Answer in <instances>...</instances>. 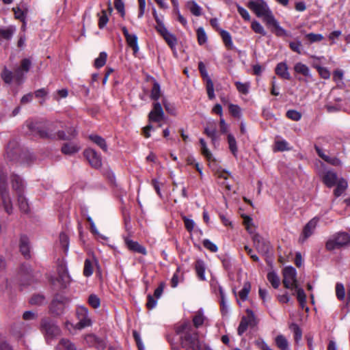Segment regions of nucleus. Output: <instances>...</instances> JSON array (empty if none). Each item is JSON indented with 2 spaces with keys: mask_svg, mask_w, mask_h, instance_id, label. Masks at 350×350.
<instances>
[{
  "mask_svg": "<svg viewBox=\"0 0 350 350\" xmlns=\"http://www.w3.org/2000/svg\"><path fill=\"white\" fill-rule=\"evenodd\" d=\"M25 126L32 133L38 134L41 138L51 139H59V140H71L74 139L77 132L72 129V132L66 135L64 131H58V122H47L42 125L41 122L34 121L33 120H28L25 122Z\"/></svg>",
  "mask_w": 350,
  "mask_h": 350,
  "instance_id": "nucleus-1",
  "label": "nucleus"
},
{
  "mask_svg": "<svg viewBox=\"0 0 350 350\" xmlns=\"http://www.w3.org/2000/svg\"><path fill=\"white\" fill-rule=\"evenodd\" d=\"M247 7L257 17L261 18L269 28L275 29L277 36H282L286 33L285 30L280 26L279 23L275 18L272 11L265 0H250L247 3Z\"/></svg>",
  "mask_w": 350,
  "mask_h": 350,
  "instance_id": "nucleus-2",
  "label": "nucleus"
},
{
  "mask_svg": "<svg viewBox=\"0 0 350 350\" xmlns=\"http://www.w3.org/2000/svg\"><path fill=\"white\" fill-rule=\"evenodd\" d=\"M350 244V236L347 232H337L326 241L325 248L328 251L339 250Z\"/></svg>",
  "mask_w": 350,
  "mask_h": 350,
  "instance_id": "nucleus-3",
  "label": "nucleus"
},
{
  "mask_svg": "<svg viewBox=\"0 0 350 350\" xmlns=\"http://www.w3.org/2000/svg\"><path fill=\"white\" fill-rule=\"evenodd\" d=\"M40 331L44 334L47 342H49V340L58 336L61 333L59 327L49 318L42 319Z\"/></svg>",
  "mask_w": 350,
  "mask_h": 350,
  "instance_id": "nucleus-4",
  "label": "nucleus"
},
{
  "mask_svg": "<svg viewBox=\"0 0 350 350\" xmlns=\"http://www.w3.org/2000/svg\"><path fill=\"white\" fill-rule=\"evenodd\" d=\"M0 192L4 209L8 214L12 213V204L8 190L7 176L3 173L0 174Z\"/></svg>",
  "mask_w": 350,
  "mask_h": 350,
  "instance_id": "nucleus-5",
  "label": "nucleus"
},
{
  "mask_svg": "<svg viewBox=\"0 0 350 350\" xmlns=\"http://www.w3.org/2000/svg\"><path fill=\"white\" fill-rule=\"evenodd\" d=\"M297 272L294 267H286L283 271V284L289 289L297 288Z\"/></svg>",
  "mask_w": 350,
  "mask_h": 350,
  "instance_id": "nucleus-6",
  "label": "nucleus"
},
{
  "mask_svg": "<svg viewBox=\"0 0 350 350\" xmlns=\"http://www.w3.org/2000/svg\"><path fill=\"white\" fill-rule=\"evenodd\" d=\"M68 299L64 296L57 295L53 299L51 306L50 311L54 315L62 314L68 304Z\"/></svg>",
  "mask_w": 350,
  "mask_h": 350,
  "instance_id": "nucleus-7",
  "label": "nucleus"
},
{
  "mask_svg": "<svg viewBox=\"0 0 350 350\" xmlns=\"http://www.w3.org/2000/svg\"><path fill=\"white\" fill-rule=\"evenodd\" d=\"M77 316L79 322L76 324L75 328L83 329L92 325L91 319L89 317L88 310L84 306H79L77 310Z\"/></svg>",
  "mask_w": 350,
  "mask_h": 350,
  "instance_id": "nucleus-8",
  "label": "nucleus"
},
{
  "mask_svg": "<svg viewBox=\"0 0 350 350\" xmlns=\"http://www.w3.org/2000/svg\"><path fill=\"white\" fill-rule=\"evenodd\" d=\"M198 69L202 77L206 79L207 94L209 99L215 98L214 85L211 79L208 77L205 65L202 62L198 63Z\"/></svg>",
  "mask_w": 350,
  "mask_h": 350,
  "instance_id": "nucleus-9",
  "label": "nucleus"
},
{
  "mask_svg": "<svg viewBox=\"0 0 350 350\" xmlns=\"http://www.w3.org/2000/svg\"><path fill=\"white\" fill-rule=\"evenodd\" d=\"M84 156L92 167L98 169L102 166L101 157L94 149H86L84 151Z\"/></svg>",
  "mask_w": 350,
  "mask_h": 350,
  "instance_id": "nucleus-10",
  "label": "nucleus"
},
{
  "mask_svg": "<svg viewBox=\"0 0 350 350\" xmlns=\"http://www.w3.org/2000/svg\"><path fill=\"white\" fill-rule=\"evenodd\" d=\"M31 62L29 59L25 58L21 61V66L14 71V79L20 84L23 82L25 73L29 70Z\"/></svg>",
  "mask_w": 350,
  "mask_h": 350,
  "instance_id": "nucleus-11",
  "label": "nucleus"
},
{
  "mask_svg": "<svg viewBox=\"0 0 350 350\" xmlns=\"http://www.w3.org/2000/svg\"><path fill=\"white\" fill-rule=\"evenodd\" d=\"M17 277L21 285L29 284L33 278L31 267L28 265H22Z\"/></svg>",
  "mask_w": 350,
  "mask_h": 350,
  "instance_id": "nucleus-12",
  "label": "nucleus"
},
{
  "mask_svg": "<svg viewBox=\"0 0 350 350\" xmlns=\"http://www.w3.org/2000/svg\"><path fill=\"white\" fill-rule=\"evenodd\" d=\"M319 219L317 217H314L311 220H310L306 225L304 226L302 234L299 237V241L304 243L309 237H310L318 224Z\"/></svg>",
  "mask_w": 350,
  "mask_h": 350,
  "instance_id": "nucleus-13",
  "label": "nucleus"
},
{
  "mask_svg": "<svg viewBox=\"0 0 350 350\" xmlns=\"http://www.w3.org/2000/svg\"><path fill=\"white\" fill-rule=\"evenodd\" d=\"M164 118V112L161 105L159 103L153 104V109L148 114L150 122H159Z\"/></svg>",
  "mask_w": 350,
  "mask_h": 350,
  "instance_id": "nucleus-14",
  "label": "nucleus"
},
{
  "mask_svg": "<svg viewBox=\"0 0 350 350\" xmlns=\"http://www.w3.org/2000/svg\"><path fill=\"white\" fill-rule=\"evenodd\" d=\"M85 342L90 347H94L98 350H104L106 347V342L94 334H88L84 337Z\"/></svg>",
  "mask_w": 350,
  "mask_h": 350,
  "instance_id": "nucleus-15",
  "label": "nucleus"
},
{
  "mask_svg": "<svg viewBox=\"0 0 350 350\" xmlns=\"http://www.w3.org/2000/svg\"><path fill=\"white\" fill-rule=\"evenodd\" d=\"M323 183L329 188L336 185L338 179L337 174L333 170H327L323 172L321 175Z\"/></svg>",
  "mask_w": 350,
  "mask_h": 350,
  "instance_id": "nucleus-16",
  "label": "nucleus"
},
{
  "mask_svg": "<svg viewBox=\"0 0 350 350\" xmlns=\"http://www.w3.org/2000/svg\"><path fill=\"white\" fill-rule=\"evenodd\" d=\"M314 149L319 157L325 162L335 167H339L342 165V161L336 157H330L329 156L325 154L323 150L317 145L314 146Z\"/></svg>",
  "mask_w": 350,
  "mask_h": 350,
  "instance_id": "nucleus-17",
  "label": "nucleus"
},
{
  "mask_svg": "<svg viewBox=\"0 0 350 350\" xmlns=\"http://www.w3.org/2000/svg\"><path fill=\"white\" fill-rule=\"evenodd\" d=\"M122 31L128 45L133 49L134 53H137L139 51V46L137 36L135 34H130L128 29L124 26L122 27Z\"/></svg>",
  "mask_w": 350,
  "mask_h": 350,
  "instance_id": "nucleus-18",
  "label": "nucleus"
},
{
  "mask_svg": "<svg viewBox=\"0 0 350 350\" xmlns=\"http://www.w3.org/2000/svg\"><path fill=\"white\" fill-rule=\"evenodd\" d=\"M254 245L259 252L267 253L269 250V245L266 243L258 234H254L252 237Z\"/></svg>",
  "mask_w": 350,
  "mask_h": 350,
  "instance_id": "nucleus-19",
  "label": "nucleus"
},
{
  "mask_svg": "<svg viewBox=\"0 0 350 350\" xmlns=\"http://www.w3.org/2000/svg\"><path fill=\"white\" fill-rule=\"evenodd\" d=\"M124 241L129 250L133 252L142 254L143 255H146V249L145 248V247L140 245L138 242L134 241L129 239H125Z\"/></svg>",
  "mask_w": 350,
  "mask_h": 350,
  "instance_id": "nucleus-20",
  "label": "nucleus"
},
{
  "mask_svg": "<svg viewBox=\"0 0 350 350\" xmlns=\"http://www.w3.org/2000/svg\"><path fill=\"white\" fill-rule=\"evenodd\" d=\"M26 332V325L23 323H18L13 325L11 329L12 335L17 340L23 338Z\"/></svg>",
  "mask_w": 350,
  "mask_h": 350,
  "instance_id": "nucleus-21",
  "label": "nucleus"
},
{
  "mask_svg": "<svg viewBox=\"0 0 350 350\" xmlns=\"http://www.w3.org/2000/svg\"><path fill=\"white\" fill-rule=\"evenodd\" d=\"M19 247H20V251H21V254L25 258L30 257L29 241L27 237L23 236L21 237Z\"/></svg>",
  "mask_w": 350,
  "mask_h": 350,
  "instance_id": "nucleus-22",
  "label": "nucleus"
},
{
  "mask_svg": "<svg viewBox=\"0 0 350 350\" xmlns=\"http://www.w3.org/2000/svg\"><path fill=\"white\" fill-rule=\"evenodd\" d=\"M19 152V148L17 147L14 142H10L6 149V156L10 160H14L16 159Z\"/></svg>",
  "mask_w": 350,
  "mask_h": 350,
  "instance_id": "nucleus-23",
  "label": "nucleus"
},
{
  "mask_svg": "<svg viewBox=\"0 0 350 350\" xmlns=\"http://www.w3.org/2000/svg\"><path fill=\"white\" fill-rule=\"evenodd\" d=\"M275 73L283 79L288 80L291 79L290 73L288 71V66L284 62L278 64L275 68Z\"/></svg>",
  "mask_w": 350,
  "mask_h": 350,
  "instance_id": "nucleus-24",
  "label": "nucleus"
},
{
  "mask_svg": "<svg viewBox=\"0 0 350 350\" xmlns=\"http://www.w3.org/2000/svg\"><path fill=\"white\" fill-rule=\"evenodd\" d=\"M294 70L297 74H301L304 77L311 78L312 75L310 68L306 64L301 62H297L294 65Z\"/></svg>",
  "mask_w": 350,
  "mask_h": 350,
  "instance_id": "nucleus-25",
  "label": "nucleus"
},
{
  "mask_svg": "<svg viewBox=\"0 0 350 350\" xmlns=\"http://www.w3.org/2000/svg\"><path fill=\"white\" fill-rule=\"evenodd\" d=\"M80 150V146L73 142L65 143L62 147V152L64 154H72L77 152Z\"/></svg>",
  "mask_w": 350,
  "mask_h": 350,
  "instance_id": "nucleus-26",
  "label": "nucleus"
},
{
  "mask_svg": "<svg viewBox=\"0 0 350 350\" xmlns=\"http://www.w3.org/2000/svg\"><path fill=\"white\" fill-rule=\"evenodd\" d=\"M16 31V27L10 25L5 28H0V39L10 40Z\"/></svg>",
  "mask_w": 350,
  "mask_h": 350,
  "instance_id": "nucleus-27",
  "label": "nucleus"
},
{
  "mask_svg": "<svg viewBox=\"0 0 350 350\" xmlns=\"http://www.w3.org/2000/svg\"><path fill=\"white\" fill-rule=\"evenodd\" d=\"M11 182L13 189L16 191L18 193H22L23 184L21 178L18 175L13 174L11 176Z\"/></svg>",
  "mask_w": 350,
  "mask_h": 350,
  "instance_id": "nucleus-28",
  "label": "nucleus"
},
{
  "mask_svg": "<svg viewBox=\"0 0 350 350\" xmlns=\"http://www.w3.org/2000/svg\"><path fill=\"white\" fill-rule=\"evenodd\" d=\"M90 139L98 146L103 151H107V145L104 138L97 135H90Z\"/></svg>",
  "mask_w": 350,
  "mask_h": 350,
  "instance_id": "nucleus-29",
  "label": "nucleus"
},
{
  "mask_svg": "<svg viewBox=\"0 0 350 350\" xmlns=\"http://www.w3.org/2000/svg\"><path fill=\"white\" fill-rule=\"evenodd\" d=\"M336 188L334 191V196L339 197L347 187V182L344 178H340L336 183Z\"/></svg>",
  "mask_w": 350,
  "mask_h": 350,
  "instance_id": "nucleus-30",
  "label": "nucleus"
},
{
  "mask_svg": "<svg viewBox=\"0 0 350 350\" xmlns=\"http://www.w3.org/2000/svg\"><path fill=\"white\" fill-rule=\"evenodd\" d=\"M312 66L317 69L320 77L324 79H328L330 77V72L325 67L321 66L319 64H316L315 62H312Z\"/></svg>",
  "mask_w": 350,
  "mask_h": 350,
  "instance_id": "nucleus-31",
  "label": "nucleus"
},
{
  "mask_svg": "<svg viewBox=\"0 0 350 350\" xmlns=\"http://www.w3.org/2000/svg\"><path fill=\"white\" fill-rule=\"evenodd\" d=\"M246 313H247V315L243 317L242 319H245V321L249 327H255L257 325L258 321L256 319V317H255L254 312H252V310H251L250 309H247Z\"/></svg>",
  "mask_w": 350,
  "mask_h": 350,
  "instance_id": "nucleus-32",
  "label": "nucleus"
},
{
  "mask_svg": "<svg viewBox=\"0 0 350 350\" xmlns=\"http://www.w3.org/2000/svg\"><path fill=\"white\" fill-rule=\"evenodd\" d=\"M276 346L281 350H286L288 348V342L286 337L282 334L278 335L275 338Z\"/></svg>",
  "mask_w": 350,
  "mask_h": 350,
  "instance_id": "nucleus-33",
  "label": "nucleus"
},
{
  "mask_svg": "<svg viewBox=\"0 0 350 350\" xmlns=\"http://www.w3.org/2000/svg\"><path fill=\"white\" fill-rule=\"evenodd\" d=\"M195 269L198 278L201 280H205V267L204 262L201 260H198L196 262Z\"/></svg>",
  "mask_w": 350,
  "mask_h": 350,
  "instance_id": "nucleus-34",
  "label": "nucleus"
},
{
  "mask_svg": "<svg viewBox=\"0 0 350 350\" xmlns=\"http://www.w3.org/2000/svg\"><path fill=\"white\" fill-rule=\"evenodd\" d=\"M227 139H228V146H229V149H230V152L234 157H237V152H238V148H237V141H236L234 137L233 136V135L230 133L228 135Z\"/></svg>",
  "mask_w": 350,
  "mask_h": 350,
  "instance_id": "nucleus-35",
  "label": "nucleus"
},
{
  "mask_svg": "<svg viewBox=\"0 0 350 350\" xmlns=\"http://www.w3.org/2000/svg\"><path fill=\"white\" fill-rule=\"evenodd\" d=\"M57 348L58 350H77L75 345L67 339H62Z\"/></svg>",
  "mask_w": 350,
  "mask_h": 350,
  "instance_id": "nucleus-36",
  "label": "nucleus"
},
{
  "mask_svg": "<svg viewBox=\"0 0 350 350\" xmlns=\"http://www.w3.org/2000/svg\"><path fill=\"white\" fill-rule=\"evenodd\" d=\"M18 202L19 208L22 212L25 213L29 212V204L22 193H18Z\"/></svg>",
  "mask_w": 350,
  "mask_h": 350,
  "instance_id": "nucleus-37",
  "label": "nucleus"
},
{
  "mask_svg": "<svg viewBox=\"0 0 350 350\" xmlns=\"http://www.w3.org/2000/svg\"><path fill=\"white\" fill-rule=\"evenodd\" d=\"M305 38L308 44H312L322 41L324 37L321 33H309L305 35Z\"/></svg>",
  "mask_w": 350,
  "mask_h": 350,
  "instance_id": "nucleus-38",
  "label": "nucleus"
},
{
  "mask_svg": "<svg viewBox=\"0 0 350 350\" xmlns=\"http://www.w3.org/2000/svg\"><path fill=\"white\" fill-rule=\"evenodd\" d=\"M289 47L293 52L297 54L303 53V45L299 39H295L294 41L290 42Z\"/></svg>",
  "mask_w": 350,
  "mask_h": 350,
  "instance_id": "nucleus-39",
  "label": "nucleus"
},
{
  "mask_svg": "<svg viewBox=\"0 0 350 350\" xmlns=\"http://www.w3.org/2000/svg\"><path fill=\"white\" fill-rule=\"evenodd\" d=\"M220 35L226 46H227L228 49H232L233 44L230 34L228 31L221 29Z\"/></svg>",
  "mask_w": 350,
  "mask_h": 350,
  "instance_id": "nucleus-40",
  "label": "nucleus"
},
{
  "mask_svg": "<svg viewBox=\"0 0 350 350\" xmlns=\"http://www.w3.org/2000/svg\"><path fill=\"white\" fill-rule=\"evenodd\" d=\"M187 7L193 15L197 16L201 15L202 9L195 1L187 2Z\"/></svg>",
  "mask_w": 350,
  "mask_h": 350,
  "instance_id": "nucleus-41",
  "label": "nucleus"
},
{
  "mask_svg": "<svg viewBox=\"0 0 350 350\" xmlns=\"http://www.w3.org/2000/svg\"><path fill=\"white\" fill-rule=\"evenodd\" d=\"M295 289L296 290L297 299L299 303V305L302 308H304L306 302V295L304 293V291L298 286L297 288Z\"/></svg>",
  "mask_w": 350,
  "mask_h": 350,
  "instance_id": "nucleus-42",
  "label": "nucleus"
},
{
  "mask_svg": "<svg viewBox=\"0 0 350 350\" xmlns=\"http://www.w3.org/2000/svg\"><path fill=\"white\" fill-rule=\"evenodd\" d=\"M205 317L201 311H198L193 318V323L196 329L202 326L204 323Z\"/></svg>",
  "mask_w": 350,
  "mask_h": 350,
  "instance_id": "nucleus-43",
  "label": "nucleus"
},
{
  "mask_svg": "<svg viewBox=\"0 0 350 350\" xmlns=\"http://www.w3.org/2000/svg\"><path fill=\"white\" fill-rule=\"evenodd\" d=\"M291 148L288 146V143L285 140H278L275 142L274 151H285L289 150Z\"/></svg>",
  "mask_w": 350,
  "mask_h": 350,
  "instance_id": "nucleus-44",
  "label": "nucleus"
},
{
  "mask_svg": "<svg viewBox=\"0 0 350 350\" xmlns=\"http://www.w3.org/2000/svg\"><path fill=\"white\" fill-rule=\"evenodd\" d=\"M161 96V88L159 84L157 81H154L152 88L151 90L150 98L154 100H157Z\"/></svg>",
  "mask_w": 350,
  "mask_h": 350,
  "instance_id": "nucleus-45",
  "label": "nucleus"
},
{
  "mask_svg": "<svg viewBox=\"0 0 350 350\" xmlns=\"http://www.w3.org/2000/svg\"><path fill=\"white\" fill-rule=\"evenodd\" d=\"M267 280L271 284L274 288H278L280 285V278L274 272H269L267 274Z\"/></svg>",
  "mask_w": 350,
  "mask_h": 350,
  "instance_id": "nucleus-46",
  "label": "nucleus"
},
{
  "mask_svg": "<svg viewBox=\"0 0 350 350\" xmlns=\"http://www.w3.org/2000/svg\"><path fill=\"white\" fill-rule=\"evenodd\" d=\"M1 77L5 83L10 84L11 83L13 78H14V75H13L12 72L5 67L1 74Z\"/></svg>",
  "mask_w": 350,
  "mask_h": 350,
  "instance_id": "nucleus-47",
  "label": "nucleus"
},
{
  "mask_svg": "<svg viewBox=\"0 0 350 350\" xmlns=\"http://www.w3.org/2000/svg\"><path fill=\"white\" fill-rule=\"evenodd\" d=\"M243 224L245 226L246 230L250 234H254V227L252 222V219L247 215H243Z\"/></svg>",
  "mask_w": 350,
  "mask_h": 350,
  "instance_id": "nucleus-48",
  "label": "nucleus"
},
{
  "mask_svg": "<svg viewBox=\"0 0 350 350\" xmlns=\"http://www.w3.org/2000/svg\"><path fill=\"white\" fill-rule=\"evenodd\" d=\"M204 133L211 139L214 143L217 139V131L213 125L208 126L204 129Z\"/></svg>",
  "mask_w": 350,
  "mask_h": 350,
  "instance_id": "nucleus-49",
  "label": "nucleus"
},
{
  "mask_svg": "<svg viewBox=\"0 0 350 350\" xmlns=\"http://www.w3.org/2000/svg\"><path fill=\"white\" fill-rule=\"evenodd\" d=\"M107 55L105 52L100 53L98 57L94 61V66L96 68L103 67L107 61Z\"/></svg>",
  "mask_w": 350,
  "mask_h": 350,
  "instance_id": "nucleus-50",
  "label": "nucleus"
},
{
  "mask_svg": "<svg viewBox=\"0 0 350 350\" xmlns=\"http://www.w3.org/2000/svg\"><path fill=\"white\" fill-rule=\"evenodd\" d=\"M31 305L40 306L45 303V297L42 295H33L29 301Z\"/></svg>",
  "mask_w": 350,
  "mask_h": 350,
  "instance_id": "nucleus-51",
  "label": "nucleus"
},
{
  "mask_svg": "<svg viewBox=\"0 0 350 350\" xmlns=\"http://www.w3.org/2000/svg\"><path fill=\"white\" fill-rule=\"evenodd\" d=\"M251 28L255 33H259L262 36H265L267 33L263 27L257 21H252Z\"/></svg>",
  "mask_w": 350,
  "mask_h": 350,
  "instance_id": "nucleus-52",
  "label": "nucleus"
},
{
  "mask_svg": "<svg viewBox=\"0 0 350 350\" xmlns=\"http://www.w3.org/2000/svg\"><path fill=\"white\" fill-rule=\"evenodd\" d=\"M219 291L220 294L221 301H220V306H221V311L222 314H225L228 312V307L226 303V297L225 294L224 293L223 288L221 286L219 287Z\"/></svg>",
  "mask_w": 350,
  "mask_h": 350,
  "instance_id": "nucleus-53",
  "label": "nucleus"
},
{
  "mask_svg": "<svg viewBox=\"0 0 350 350\" xmlns=\"http://www.w3.org/2000/svg\"><path fill=\"white\" fill-rule=\"evenodd\" d=\"M163 38L172 49H173L176 46L177 44V39L174 35L169 32L168 33H167L166 36H164Z\"/></svg>",
  "mask_w": 350,
  "mask_h": 350,
  "instance_id": "nucleus-54",
  "label": "nucleus"
},
{
  "mask_svg": "<svg viewBox=\"0 0 350 350\" xmlns=\"http://www.w3.org/2000/svg\"><path fill=\"white\" fill-rule=\"evenodd\" d=\"M250 284L246 282L244 284L243 288L239 293V297L242 301H245L247 299L248 294L250 291Z\"/></svg>",
  "mask_w": 350,
  "mask_h": 350,
  "instance_id": "nucleus-55",
  "label": "nucleus"
},
{
  "mask_svg": "<svg viewBox=\"0 0 350 350\" xmlns=\"http://www.w3.org/2000/svg\"><path fill=\"white\" fill-rule=\"evenodd\" d=\"M57 280L60 282V287L65 288L66 284L70 282V276L66 271H64L62 273L59 275Z\"/></svg>",
  "mask_w": 350,
  "mask_h": 350,
  "instance_id": "nucleus-56",
  "label": "nucleus"
},
{
  "mask_svg": "<svg viewBox=\"0 0 350 350\" xmlns=\"http://www.w3.org/2000/svg\"><path fill=\"white\" fill-rule=\"evenodd\" d=\"M93 273V265L90 260L86 259L84 262L83 274L86 277L92 275Z\"/></svg>",
  "mask_w": 350,
  "mask_h": 350,
  "instance_id": "nucleus-57",
  "label": "nucleus"
},
{
  "mask_svg": "<svg viewBox=\"0 0 350 350\" xmlns=\"http://www.w3.org/2000/svg\"><path fill=\"white\" fill-rule=\"evenodd\" d=\"M200 143L201 145V151L202 154L208 159L211 160L212 159V154L210 150L208 149L206 142L203 139H200Z\"/></svg>",
  "mask_w": 350,
  "mask_h": 350,
  "instance_id": "nucleus-58",
  "label": "nucleus"
},
{
  "mask_svg": "<svg viewBox=\"0 0 350 350\" xmlns=\"http://www.w3.org/2000/svg\"><path fill=\"white\" fill-rule=\"evenodd\" d=\"M197 36L199 44L202 45L206 42L207 36L202 27H199L197 29Z\"/></svg>",
  "mask_w": 350,
  "mask_h": 350,
  "instance_id": "nucleus-59",
  "label": "nucleus"
},
{
  "mask_svg": "<svg viewBox=\"0 0 350 350\" xmlns=\"http://www.w3.org/2000/svg\"><path fill=\"white\" fill-rule=\"evenodd\" d=\"M286 116L293 121H299L301 118V113L294 109L287 111Z\"/></svg>",
  "mask_w": 350,
  "mask_h": 350,
  "instance_id": "nucleus-60",
  "label": "nucleus"
},
{
  "mask_svg": "<svg viewBox=\"0 0 350 350\" xmlns=\"http://www.w3.org/2000/svg\"><path fill=\"white\" fill-rule=\"evenodd\" d=\"M228 108L230 113L234 117L239 118L241 116V109L239 105L230 104Z\"/></svg>",
  "mask_w": 350,
  "mask_h": 350,
  "instance_id": "nucleus-61",
  "label": "nucleus"
},
{
  "mask_svg": "<svg viewBox=\"0 0 350 350\" xmlns=\"http://www.w3.org/2000/svg\"><path fill=\"white\" fill-rule=\"evenodd\" d=\"M290 329L294 333V337H295V340L297 342L299 341L301 338V336H302V332H301V329L299 327V326L295 324V323H293L292 325H291L290 326Z\"/></svg>",
  "mask_w": 350,
  "mask_h": 350,
  "instance_id": "nucleus-62",
  "label": "nucleus"
},
{
  "mask_svg": "<svg viewBox=\"0 0 350 350\" xmlns=\"http://www.w3.org/2000/svg\"><path fill=\"white\" fill-rule=\"evenodd\" d=\"M88 304L94 308H97L100 306V301L97 295L92 294L89 296Z\"/></svg>",
  "mask_w": 350,
  "mask_h": 350,
  "instance_id": "nucleus-63",
  "label": "nucleus"
},
{
  "mask_svg": "<svg viewBox=\"0 0 350 350\" xmlns=\"http://www.w3.org/2000/svg\"><path fill=\"white\" fill-rule=\"evenodd\" d=\"M336 295L338 299L342 300L345 297V291L343 284L340 283L336 284Z\"/></svg>",
  "mask_w": 350,
  "mask_h": 350,
  "instance_id": "nucleus-64",
  "label": "nucleus"
}]
</instances>
